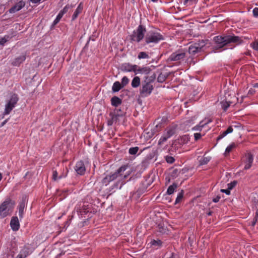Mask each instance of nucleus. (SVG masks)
<instances>
[{"label":"nucleus","instance_id":"obj_1","mask_svg":"<svg viewBox=\"0 0 258 258\" xmlns=\"http://www.w3.org/2000/svg\"><path fill=\"white\" fill-rule=\"evenodd\" d=\"M126 166H121L113 174L108 175L106 176L102 179V183L105 185H107L110 182L114 180V179H117V183L120 184L119 187H121L124 184V180L130 175V172H126L123 174V172L126 170Z\"/></svg>","mask_w":258,"mask_h":258},{"label":"nucleus","instance_id":"obj_2","mask_svg":"<svg viewBox=\"0 0 258 258\" xmlns=\"http://www.w3.org/2000/svg\"><path fill=\"white\" fill-rule=\"evenodd\" d=\"M214 40L217 46L219 48L223 47L229 43H233L239 44L242 42L240 37L234 35H226L223 36H217L214 37Z\"/></svg>","mask_w":258,"mask_h":258},{"label":"nucleus","instance_id":"obj_3","mask_svg":"<svg viewBox=\"0 0 258 258\" xmlns=\"http://www.w3.org/2000/svg\"><path fill=\"white\" fill-rule=\"evenodd\" d=\"M15 205L14 201L7 199L0 205V217L3 218L10 215L13 212Z\"/></svg>","mask_w":258,"mask_h":258},{"label":"nucleus","instance_id":"obj_4","mask_svg":"<svg viewBox=\"0 0 258 258\" xmlns=\"http://www.w3.org/2000/svg\"><path fill=\"white\" fill-rule=\"evenodd\" d=\"M163 40H164V36L161 33L157 32H149L145 36V41L147 44L157 43Z\"/></svg>","mask_w":258,"mask_h":258},{"label":"nucleus","instance_id":"obj_5","mask_svg":"<svg viewBox=\"0 0 258 258\" xmlns=\"http://www.w3.org/2000/svg\"><path fill=\"white\" fill-rule=\"evenodd\" d=\"M146 31V28L143 26L139 25L131 36L132 41L140 42L144 38Z\"/></svg>","mask_w":258,"mask_h":258},{"label":"nucleus","instance_id":"obj_6","mask_svg":"<svg viewBox=\"0 0 258 258\" xmlns=\"http://www.w3.org/2000/svg\"><path fill=\"white\" fill-rule=\"evenodd\" d=\"M176 126L172 125L167 127L164 131L163 134L158 141V144L161 145L165 142L168 139L170 138L176 133Z\"/></svg>","mask_w":258,"mask_h":258},{"label":"nucleus","instance_id":"obj_7","mask_svg":"<svg viewBox=\"0 0 258 258\" xmlns=\"http://www.w3.org/2000/svg\"><path fill=\"white\" fill-rule=\"evenodd\" d=\"M18 100L17 96L13 94L11 96L10 99L6 105L4 114H9L12 110L15 107L16 104Z\"/></svg>","mask_w":258,"mask_h":258},{"label":"nucleus","instance_id":"obj_8","mask_svg":"<svg viewBox=\"0 0 258 258\" xmlns=\"http://www.w3.org/2000/svg\"><path fill=\"white\" fill-rule=\"evenodd\" d=\"M152 90L153 86L152 84L150 82L145 81L142 84L140 92L142 96H147L151 93Z\"/></svg>","mask_w":258,"mask_h":258},{"label":"nucleus","instance_id":"obj_9","mask_svg":"<svg viewBox=\"0 0 258 258\" xmlns=\"http://www.w3.org/2000/svg\"><path fill=\"white\" fill-rule=\"evenodd\" d=\"M185 56V53L183 50H178L172 53L169 56V59L171 61H180L183 60Z\"/></svg>","mask_w":258,"mask_h":258},{"label":"nucleus","instance_id":"obj_10","mask_svg":"<svg viewBox=\"0 0 258 258\" xmlns=\"http://www.w3.org/2000/svg\"><path fill=\"white\" fill-rule=\"evenodd\" d=\"M253 156L250 153H247L243 157L242 162L244 164V169L247 170L249 169L253 163Z\"/></svg>","mask_w":258,"mask_h":258},{"label":"nucleus","instance_id":"obj_11","mask_svg":"<svg viewBox=\"0 0 258 258\" xmlns=\"http://www.w3.org/2000/svg\"><path fill=\"white\" fill-rule=\"evenodd\" d=\"M25 3L23 0H17L15 5L9 9V12L11 14L15 13L24 7Z\"/></svg>","mask_w":258,"mask_h":258},{"label":"nucleus","instance_id":"obj_12","mask_svg":"<svg viewBox=\"0 0 258 258\" xmlns=\"http://www.w3.org/2000/svg\"><path fill=\"white\" fill-rule=\"evenodd\" d=\"M138 66L136 64H132L129 63H124L121 66V69L122 71L125 72H134L136 74L137 68Z\"/></svg>","mask_w":258,"mask_h":258},{"label":"nucleus","instance_id":"obj_13","mask_svg":"<svg viewBox=\"0 0 258 258\" xmlns=\"http://www.w3.org/2000/svg\"><path fill=\"white\" fill-rule=\"evenodd\" d=\"M75 170L77 173L79 175H83L86 171V167L83 161H80L77 162Z\"/></svg>","mask_w":258,"mask_h":258},{"label":"nucleus","instance_id":"obj_14","mask_svg":"<svg viewBox=\"0 0 258 258\" xmlns=\"http://www.w3.org/2000/svg\"><path fill=\"white\" fill-rule=\"evenodd\" d=\"M10 226L13 231H18L20 228V223L17 217H13L10 221Z\"/></svg>","mask_w":258,"mask_h":258},{"label":"nucleus","instance_id":"obj_15","mask_svg":"<svg viewBox=\"0 0 258 258\" xmlns=\"http://www.w3.org/2000/svg\"><path fill=\"white\" fill-rule=\"evenodd\" d=\"M68 170L66 168L65 172H63L62 173L59 174L58 172L56 170H53L52 172V179L56 181L58 179H60L62 178L66 177L67 175Z\"/></svg>","mask_w":258,"mask_h":258},{"label":"nucleus","instance_id":"obj_16","mask_svg":"<svg viewBox=\"0 0 258 258\" xmlns=\"http://www.w3.org/2000/svg\"><path fill=\"white\" fill-rule=\"evenodd\" d=\"M201 50V47L198 46V44H192L189 46L188 48L189 53L191 54H195L199 52Z\"/></svg>","mask_w":258,"mask_h":258},{"label":"nucleus","instance_id":"obj_17","mask_svg":"<svg viewBox=\"0 0 258 258\" xmlns=\"http://www.w3.org/2000/svg\"><path fill=\"white\" fill-rule=\"evenodd\" d=\"M26 59V56L23 54L15 58L12 61V64L14 66H19Z\"/></svg>","mask_w":258,"mask_h":258},{"label":"nucleus","instance_id":"obj_18","mask_svg":"<svg viewBox=\"0 0 258 258\" xmlns=\"http://www.w3.org/2000/svg\"><path fill=\"white\" fill-rule=\"evenodd\" d=\"M210 122L211 120L210 119H208L207 120H202L200 121L198 125H197L194 127H192V130L201 131L206 124H208Z\"/></svg>","mask_w":258,"mask_h":258},{"label":"nucleus","instance_id":"obj_19","mask_svg":"<svg viewBox=\"0 0 258 258\" xmlns=\"http://www.w3.org/2000/svg\"><path fill=\"white\" fill-rule=\"evenodd\" d=\"M83 9V5L82 3H80V4L77 7L76 10H75V12L74 13L73 16H72V20H75L79 16L80 14H81L82 12V10Z\"/></svg>","mask_w":258,"mask_h":258},{"label":"nucleus","instance_id":"obj_20","mask_svg":"<svg viewBox=\"0 0 258 258\" xmlns=\"http://www.w3.org/2000/svg\"><path fill=\"white\" fill-rule=\"evenodd\" d=\"M151 72V69L148 67H143L140 68L138 67V68H137V71L136 73V75L138 74H145L147 75L149 74Z\"/></svg>","mask_w":258,"mask_h":258},{"label":"nucleus","instance_id":"obj_21","mask_svg":"<svg viewBox=\"0 0 258 258\" xmlns=\"http://www.w3.org/2000/svg\"><path fill=\"white\" fill-rule=\"evenodd\" d=\"M149 244H150L151 246H152L153 248L155 249H158L161 247L162 245V242L159 239H152L151 240Z\"/></svg>","mask_w":258,"mask_h":258},{"label":"nucleus","instance_id":"obj_22","mask_svg":"<svg viewBox=\"0 0 258 258\" xmlns=\"http://www.w3.org/2000/svg\"><path fill=\"white\" fill-rule=\"evenodd\" d=\"M123 115V112H121L120 110H116V112H114V114L112 116V120L109 121L108 124L111 125L112 121H116L117 117L119 116H122Z\"/></svg>","mask_w":258,"mask_h":258},{"label":"nucleus","instance_id":"obj_23","mask_svg":"<svg viewBox=\"0 0 258 258\" xmlns=\"http://www.w3.org/2000/svg\"><path fill=\"white\" fill-rule=\"evenodd\" d=\"M233 130L232 126H230L228 127V128L224 131L222 133H221L217 139V141H219L222 138H223L224 137H225L227 135L233 132Z\"/></svg>","mask_w":258,"mask_h":258},{"label":"nucleus","instance_id":"obj_24","mask_svg":"<svg viewBox=\"0 0 258 258\" xmlns=\"http://www.w3.org/2000/svg\"><path fill=\"white\" fill-rule=\"evenodd\" d=\"M29 254V251L27 247H24L20 253L18 255L17 258H25L27 255Z\"/></svg>","mask_w":258,"mask_h":258},{"label":"nucleus","instance_id":"obj_25","mask_svg":"<svg viewBox=\"0 0 258 258\" xmlns=\"http://www.w3.org/2000/svg\"><path fill=\"white\" fill-rule=\"evenodd\" d=\"M111 104L113 106L117 107L121 104V100L117 96L113 97L111 99Z\"/></svg>","mask_w":258,"mask_h":258},{"label":"nucleus","instance_id":"obj_26","mask_svg":"<svg viewBox=\"0 0 258 258\" xmlns=\"http://www.w3.org/2000/svg\"><path fill=\"white\" fill-rule=\"evenodd\" d=\"M122 88H123L118 81L115 82L112 87V91L113 92H116L119 91Z\"/></svg>","mask_w":258,"mask_h":258},{"label":"nucleus","instance_id":"obj_27","mask_svg":"<svg viewBox=\"0 0 258 258\" xmlns=\"http://www.w3.org/2000/svg\"><path fill=\"white\" fill-rule=\"evenodd\" d=\"M25 207V204L23 202H21L18 206L19 216L20 218H22L23 217Z\"/></svg>","mask_w":258,"mask_h":258},{"label":"nucleus","instance_id":"obj_28","mask_svg":"<svg viewBox=\"0 0 258 258\" xmlns=\"http://www.w3.org/2000/svg\"><path fill=\"white\" fill-rule=\"evenodd\" d=\"M141 81L139 77H135L133 78L131 85L133 88H137L140 85Z\"/></svg>","mask_w":258,"mask_h":258},{"label":"nucleus","instance_id":"obj_29","mask_svg":"<svg viewBox=\"0 0 258 258\" xmlns=\"http://www.w3.org/2000/svg\"><path fill=\"white\" fill-rule=\"evenodd\" d=\"M211 159V157L210 156H203L201 157L199 161L200 163V164L201 165L207 164Z\"/></svg>","mask_w":258,"mask_h":258},{"label":"nucleus","instance_id":"obj_30","mask_svg":"<svg viewBox=\"0 0 258 258\" xmlns=\"http://www.w3.org/2000/svg\"><path fill=\"white\" fill-rule=\"evenodd\" d=\"M196 119V116H192L189 119H186L183 123L185 126H190L191 125L195 123V121Z\"/></svg>","mask_w":258,"mask_h":258},{"label":"nucleus","instance_id":"obj_31","mask_svg":"<svg viewBox=\"0 0 258 258\" xmlns=\"http://www.w3.org/2000/svg\"><path fill=\"white\" fill-rule=\"evenodd\" d=\"M176 188L177 184L175 183L172 184L168 187L167 190V194L169 195L172 194Z\"/></svg>","mask_w":258,"mask_h":258},{"label":"nucleus","instance_id":"obj_32","mask_svg":"<svg viewBox=\"0 0 258 258\" xmlns=\"http://www.w3.org/2000/svg\"><path fill=\"white\" fill-rule=\"evenodd\" d=\"M235 147V145L234 144H232L230 145H229L225 150V155L227 156L229 153L233 149H234Z\"/></svg>","mask_w":258,"mask_h":258},{"label":"nucleus","instance_id":"obj_33","mask_svg":"<svg viewBox=\"0 0 258 258\" xmlns=\"http://www.w3.org/2000/svg\"><path fill=\"white\" fill-rule=\"evenodd\" d=\"M149 57V56L148 54L147 53H146L145 52H143V51L140 52L139 53L138 56V58L139 59L148 58Z\"/></svg>","mask_w":258,"mask_h":258},{"label":"nucleus","instance_id":"obj_34","mask_svg":"<svg viewBox=\"0 0 258 258\" xmlns=\"http://www.w3.org/2000/svg\"><path fill=\"white\" fill-rule=\"evenodd\" d=\"M11 37L8 35H5L3 38H0V45H3L10 39Z\"/></svg>","mask_w":258,"mask_h":258},{"label":"nucleus","instance_id":"obj_35","mask_svg":"<svg viewBox=\"0 0 258 258\" xmlns=\"http://www.w3.org/2000/svg\"><path fill=\"white\" fill-rule=\"evenodd\" d=\"M129 82V79L126 77L124 76L121 79V82L120 83L122 87L125 86Z\"/></svg>","mask_w":258,"mask_h":258},{"label":"nucleus","instance_id":"obj_36","mask_svg":"<svg viewBox=\"0 0 258 258\" xmlns=\"http://www.w3.org/2000/svg\"><path fill=\"white\" fill-rule=\"evenodd\" d=\"M167 229L166 227H164V226L162 225L161 224H159L158 225V231L160 233L162 234H164L166 233L167 232Z\"/></svg>","mask_w":258,"mask_h":258},{"label":"nucleus","instance_id":"obj_37","mask_svg":"<svg viewBox=\"0 0 258 258\" xmlns=\"http://www.w3.org/2000/svg\"><path fill=\"white\" fill-rule=\"evenodd\" d=\"M221 107H222V109L224 111H226L227 109V108L229 107V106H230L229 103L227 101H222L221 102Z\"/></svg>","mask_w":258,"mask_h":258},{"label":"nucleus","instance_id":"obj_38","mask_svg":"<svg viewBox=\"0 0 258 258\" xmlns=\"http://www.w3.org/2000/svg\"><path fill=\"white\" fill-rule=\"evenodd\" d=\"M139 151V148L138 147H132L129 149V153L131 155H135Z\"/></svg>","mask_w":258,"mask_h":258},{"label":"nucleus","instance_id":"obj_39","mask_svg":"<svg viewBox=\"0 0 258 258\" xmlns=\"http://www.w3.org/2000/svg\"><path fill=\"white\" fill-rule=\"evenodd\" d=\"M165 159L166 161L169 164H172L175 161L174 158L170 156H166Z\"/></svg>","mask_w":258,"mask_h":258},{"label":"nucleus","instance_id":"obj_40","mask_svg":"<svg viewBox=\"0 0 258 258\" xmlns=\"http://www.w3.org/2000/svg\"><path fill=\"white\" fill-rule=\"evenodd\" d=\"M71 8V6H70V5H67L64 7V8L62 10H61L59 12V13L61 14V15L63 16L65 13H66L68 11L69 9Z\"/></svg>","mask_w":258,"mask_h":258},{"label":"nucleus","instance_id":"obj_41","mask_svg":"<svg viewBox=\"0 0 258 258\" xmlns=\"http://www.w3.org/2000/svg\"><path fill=\"white\" fill-rule=\"evenodd\" d=\"M62 16H63L61 15V14H60L59 13L57 15L56 18L55 19V20L53 21V24L56 25V24H57L59 22V21L60 20V19L62 17Z\"/></svg>","mask_w":258,"mask_h":258},{"label":"nucleus","instance_id":"obj_42","mask_svg":"<svg viewBox=\"0 0 258 258\" xmlns=\"http://www.w3.org/2000/svg\"><path fill=\"white\" fill-rule=\"evenodd\" d=\"M182 198H183V191H181L177 195V197L176 199V203H178L179 202H180V200L182 199Z\"/></svg>","mask_w":258,"mask_h":258},{"label":"nucleus","instance_id":"obj_43","mask_svg":"<svg viewBox=\"0 0 258 258\" xmlns=\"http://www.w3.org/2000/svg\"><path fill=\"white\" fill-rule=\"evenodd\" d=\"M251 46L254 50H258V40L251 44Z\"/></svg>","mask_w":258,"mask_h":258},{"label":"nucleus","instance_id":"obj_44","mask_svg":"<svg viewBox=\"0 0 258 258\" xmlns=\"http://www.w3.org/2000/svg\"><path fill=\"white\" fill-rule=\"evenodd\" d=\"M257 218H258V210L256 211L255 217L253 218V221H252V223H251L252 226H253L255 225V224L257 220Z\"/></svg>","mask_w":258,"mask_h":258},{"label":"nucleus","instance_id":"obj_45","mask_svg":"<svg viewBox=\"0 0 258 258\" xmlns=\"http://www.w3.org/2000/svg\"><path fill=\"white\" fill-rule=\"evenodd\" d=\"M232 189V187L228 186V188L226 189H221V191L222 192L225 193L226 195H229L230 194V190Z\"/></svg>","mask_w":258,"mask_h":258},{"label":"nucleus","instance_id":"obj_46","mask_svg":"<svg viewBox=\"0 0 258 258\" xmlns=\"http://www.w3.org/2000/svg\"><path fill=\"white\" fill-rule=\"evenodd\" d=\"M202 137V135L200 133H195L194 138L196 141L199 140Z\"/></svg>","mask_w":258,"mask_h":258},{"label":"nucleus","instance_id":"obj_47","mask_svg":"<svg viewBox=\"0 0 258 258\" xmlns=\"http://www.w3.org/2000/svg\"><path fill=\"white\" fill-rule=\"evenodd\" d=\"M252 13L255 17H258V8H255L253 9Z\"/></svg>","mask_w":258,"mask_h":258},{"label":"nucleus","instance_id":"obj_48","mask_svg":"<svg viewBox=\"0 0 258 258\" xmlns=\"http://www.w3.org/2000/svg\"><path fill=\"white\" fill-rule=\"evenodd\" d=\"M220 199V197L217 196V197H216L213 199V202L214 203H217L219 201Z\"/></svg>","mask_w":258,"mask_h":258},{"label":"nucleus","instance_id":"obj_49","mask_svg":"<svg viewBox=\"0 0 258 258\" xmlns=\"http://www.w3.org/2000/svg\"><path fill=\"white\" fill-rule=\"evenodd\" d=\"M192 0H184V4L185 5L187 4H188V3H189V4H191V3L192 2Z\"/></svg>","mask_w":258,"mask_h":258},{"label":"nucleus","instance_id":"obj_50","mask_svg":"<svg viewBox=\"0 0 258 258\" xmlns=\"http://www.w3.org/2000/svg\"><path fill=\"white\" fill-rule=\"evenodd\" d=\"M30 1L33 4H37L40 3L41 0H30Z\"/></svg>","mask_w":258,"mask_h":258},{"label":"nucleus","instance_id":"obj_51","mask_svg":"<svg viewBox=\"0 0 258 258\" xmlns=\"http://www.w3.org/2000/svg\"><path fill=\"white\" fill-rule=\"evenodd\" d=\"M163 80H164V79H162L160 76V77H159L158 78V82H162Z\"/></svg>","mask_w":258,"mask_h":258},{"label":"nucleus","instance_id":"obj_52","mask_svg":"<svg viewBox=\"0 0 258 258\" xmlns=\"http://www.w3.org/2000/svg\"><path fill=\"white\" fill-rule=\"evenodd\" d=\"M231 184H232V185L230 187H232V188L233 186H234L236 185V182H234L233 183H231Z\"/></svg>","mask_w":258,"mask_h":258},{"label":"nucleus","instance_id":"obj_53","mask_svg":"<svg viewBox=\"0 0 258 258\" xmlns=\"http://www.w3.org/2000/svg\"><path fill=\"white\" fill-rule=\"evenodd\" d=\"M254 87H258V84L256 83L253 85Z\"/></svg>","mask_w":258,"mask_h":258},{"label":"nucleus","instance_id":"obj_54","mask_svg":"<svg viewBox=\"0 0 258 258\" xmlns=\"http://www.w3.org/2000/svg\"><path fill=\"white\" fill-rule=\"evenodd\" d=\"M208 215H212V212H209L208 213Z\"/></svg>","mask_w":258,"mask_h":258},{"label":"nucleus","instance_id":"obj_55","mask_svg":"<svg viewBox=\"0 0 258 258\" xmlns=\"http://www.w3.org/2000/svg\"><path fill=\"white\" fill-rule=\"evenodd\" d=\"M2 178V175L1 173H0V181L1 180Z\"/></svg>","mask_w":258,"mask_h":258},{"label":"nucleus","instance_id":"obj_56","mask_svg":"<svg viewBox=\"0 0 258 258\" xmlns=\"http://www.w3.org/2000/svg\"><path fill=\"white\" fill-rule=\"evenodd\" d=\"M153 2H157L158 0H151Z\"/></svg>","mask_w":258,"mask_h":258},{"label":"nucleus","instance_id":"obj_57","mask_svg":"<svg viewBox=\"0 0 258 258\" xmlns=\"http://www.w3.org/2000/svg\"><path fill=\"white\" fill-rule=\"evenodd\" d=\"M168 258H174V256H173V255L172 254V255L171 256H170Z\"/></svg>","mask_w":258,"mask_h":258},{"label":"nucleus","instance_id":"obj_58","mask_svg":"<svg viewBox=\"0 0 258 258\" xmlns=\"http://www.w3.org/2000/svg\"><path fill=\"white\" fill-rule=\"evenodd\" d=\"M255 205L256 206H257L258 205V201L257 202H255Z\"/></svg>","mask_w":258,"mask_h":258},{"label":"nucleus","instance_id":"obj_59","mask_svg":"<svg viewBox=\"0 0 258 258\" xmlns=\"http://www.w3.org/2000/svg\"><path fill=\"white\" fill-rule=\"evenodd\" d=\"M153 135V134H151V135H149V137H152V136Z\"/></svg>","mask_w":258,"mask_h":258}]
</instances>
